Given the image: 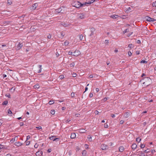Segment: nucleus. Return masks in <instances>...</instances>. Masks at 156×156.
Masks as SVG:
<instances>
[{
  "label": "nucleus",
  "mask_w": 156,
  "mask_h": 156,
  "mask_svg": "<svg viewBox=\"0 0 156 156\" xmlns=\"http://www.w3.org/2000/svg\"><path fill=\"white\" fill-rule=\"evenodd\" d=\"M72 5L73 6L76 7L77 8H79L80 7L83 6L84 5L83 4L81 3L80 2L77 1L73 2Z\"/></svg>",
  "instance_id": "nucleus-1"
},
{
  "label": "nucleus",
  "mask_w": 156,
  "mask_h": 156,
  "mask_svg": "<svg viewBox=\"0 0 156 156\" xmlns=\"http://www.w3.org/2000/svg\"><path fill=\"white\" fill-rule=\"evenodd\" d=\"M77 17L78 19H83L85 17V14L84 13L78 14Z\"/></svg>",
  "instance_id": "nucleus-2"
},
{
  "label": "nucleus",
  "mask_w": 156,
  "mask_h": 156,
  "mask_svg": "<svg viewBox=\"0 0 156 156\" xmlns=\"http://www.w3.org/2000/svg\"><path fill=\"white\" fill-rule=\"evenodd\" d=\"M94 1V0H87L86 2L84 3H83V4H84V5H86L87 4H90L91 3H93Z\"/></svg>",
  "instance_id": "nucleus-3"
},
{
  "label": "nucleus",
  "mask_w": 156,
  "mask_h": 156,
  "mask_svg": "<svg viewBox=\"0 0 156 156\" xmlns=\"http://www.w3.org/2000/svg\"><path fill=\"white\" fill-rule=\"evenodd\" d=\"M80 54V52L77 50H76L74 52L73 55L75 56H77L79 55Z\"/></svg>",
  "instance_id": "nucleus-4"
},
{
  "label": "nucleus",
  "mask_w": 156,
  "mask_h": 156,
  "mask_svg": "<svg viewBox=\"0 0 156 156\" xmlns=\"http://www.w3.org/2000/svg\"><path fill=\"white\" fill-rule=\"evenodd\" d=\"M108 147V146L105 144H102L100 147V148L102 150H106Z\"/></svg>",
  "instance_id": "nucleus-5"
},
{
  "label": "nucleus",
  "mask_w": 156,
  "mask_h": 156,
  "mask_svg": "<svg viewBox=\"0 0 156 156\" xmlns=\"http://www.w3.org/2000/svg\"><path fill=\"white\" fill-rule=\"evenodd\" d=\"M55 136H51V137H49L50 139L51 140H52L53 141H55L57 140H58L59 139V138H55Z\"/></svg>",
  "instance_id": "nucleus-6"
},
{
  "label": "nucleus",
  "mask_w": 156,
  "mask_h": 156,
  "mask_svg": "<svg viewBox=\"0 0 156 156\" xmlns=\"http://www.w3.org/2000/svg\"><path fill=\"white\" fill-rule=\"evenodd\" d=\"M137 147V145L135 143H133L132 144L131 146L132 149L134 150Z\"/></svg>",
  "instance_id": "nucleus-7"
},
{
  "label": "nucleus",
  "mask_w": 156,
  "mask_h": 156,
  "mask_svg": "<svg viewBox=\"0 0 156 156\" xmlns=\"http://www.w3.org/2000/svg\"><path fill=\"white\" fill-rule=\"evenodd\" d=\"M42 154V152L41 151H39L36 153L37 156H41Z\"/></svg>",
  "instance_id": "nucleus-8"
},
{
  "label": "nucleus",
  "mask_w": 156,
  "mask_h": 156,
  "mask_svg": "<svg viewBox=\"0 0 156 156\" xmlns=\"http://www.w3.org/2000/svg\"><path fill=\"white\" fill-rule=\"evenodd\" d=\"M23 46V44L19 43L17 46V48L18 50H19Z\"/></svg>",
  "instance_id": "nucleus-9"
},
{
  "label": "nucleus",
  "mask_w": 156,
  "mask_h": 156,
  "mask_svg": "<svg viewBox=\"0 0 156 156\" xmlns=\"http://www.w3.org/2000/svg\"><path fill=\"white\" fill-rule=\"evenodd\" d=\"M14 144L17 147H19L22 145V144L20 142H17L15 143Z\"/></svg>",
  "instance_id": "nucleus-10"
},
{
  "label": "nucleus",
  "mask_w": 156,
  "mask_h": 156,
  "mask_svg": "<svg viewBox=\"0 0 156 156\" xmlns=\"http://www.w3.org/2000/svg\"><path fill=\"white\" fill-rule=\"evenodd\" d=\"M38 5V3H36L32 5L33 8L34 9H35Z\"/></svg>",
  "instance_id": "nucleus-11"
},
{
  "label": "nucleus",
  "mask_w": 156,
  "mask_h": 156,
  "mask_svg": "<svg viewBox=\"0 0 156 156\" xmlns=\"http://www.w3.org/2000/svg\"><path fill=\"white\" fill-rule=\"evenodd\" d=\"M130 114L128 112H126L124 115V117L125 118H128L129 115Z\"/></svg>",
  "instance_id": "nucleus-12"
},
{
  "label": "nucleus",
  "mask_w": 156,
  "mask_h": 156,
  "mask_svg": "<svg viewBox=\"0 0 156 156\" xmlns=\"http://www.w3.org/2000/svg\"><path fill=\"white\" fill-rule=\"evenodd\" d=\"M76 137V135L74 133H71L70 137L71 139H74Z\"/></svg>",
  "instance_id": "nucleus-13"
},
{
  "label": "nucleus",
  "mask_w": 156,
  "mask_h": 156,
  "mask_svg": "<svg viewBox=\"0 0 156 156\" xmlns=\"http://www.w3.org/2000/svg\"><path fill=\"white\" fill-rule=\"evenodd\" d=\"M79 132L81 133H85L86 131V130L84 129H79Z\"/></svg>",
  "instance_id": "nucleus-14"
},
{
  "label": "nucleus",
  "mask_w": 156,
  "mask_h": 156,
  "mask_svg": "<svg viewBox=\"0 0 156 156\" xmlns=\"http://www.w3.org/2000/svg\"><path fill=\"white\" fill-rule=\"evenodd\" d=\"M124 147L122 146H121L119 148V151L120 152H122L124 151Z\"/></svg>",
  "instance_id": "nucleus-15"
},
{
  "label": "nucleus",
  "mask_w": 156,
  "mask_h": 156,
  "mask_svg": "<svg viewBox=\"0 0 156 156\" xmlns=\"http://www.w3.org/2000/svg\"><path fill=\"white\" fill-rule=\"evenodd\" d=\"M62 11V10L61 9V8H59L55 10V12L57 13H59L60 12L63 13V12Z\"/></svg>",
  "instance_id": "nucleus-16"
},
{
  "label": "nucleus",
  "mask_w": 156,
  "mask_h": 156,
  "mask_svg": "<svg viewBox=\"0 0 156 156\" xmlns=\"http://www.w3.org/2000/svg\"><path fill=\"white\" fill-rule=\"evenodd\" d=\"M146 20L148 21L149 22H151V20H152V18L151 17H148V16H147L145 17Z\"/></svg>",
  "instance_id": "nucleus-17"
},
{
  "label": "nucleus",
  "mask_w": 156,
  "mask_h": 156,
  "mask_svg": "<svg viewBox=\"0 0 156 156\" xmlns=\"http://www.w3.org/2000/svg\"><path fill=\"white\" fill-rule=\"evenodd\" d=\"M82 156H86V151L85 150L82 151Z\"/></svg>",
  "instance_id": "nucleus-18"
},
{
  "label": "nucleus",
  "mask_w": 156,
  "mask_h": 156,
  "mask_svg": "<svg viewBox=\"0 0 156 156\" xmlns=\"http://www.w3.org/2000/svg\"><path fill=\"white\" fill-rule=\"evenodd\" d=\"M118 16L117 15H112L110 16V17L113 19L116 18L118 17Z\"/></svg>",
  "instance_id": "nucleus-19"
},
{
  "label": "nucleus",
  "mask_w": 156,
  "mask_h": 156,
  "mask_svg": "<svg viewBox=\"0 0 156 156\" xmlns=\"http://www.w3.org/2000/svg\"><path fill=\"white\" fill-rule=\"evenodd\" d=\"M39 87H40V86L38 84H36L34 85V87L35 89H36V88L38 89Z\"/></svg>",
  "instance_id": "nucleus-20"
},
{
  "label": "nucleus",
  "mask_w": 156,
  "mask_h": 156,
  "mask_svg": "<svg viewBox=\"0 0 156 156\" xmlns=\"http://www.w3.org/2000/svg\"><path fill=\"white\" fill-rule=\"evenodd\" d=\"M54 103V100L52 101H50L48 103L50 105H51L53 104Z\"/></svg>",
  "instance_id": "nucleus-21"
},
{
  "label": "nucleus",
  "mask_w": 156,
  "mask_h": 156,
  "mask_svg": "<svg viewBox=\"0 0 156 156\" xmlns=\"http://www.w3.org/2000/svg\"><path fill=\"white\" fill-rule=\"evenodd\" d=\"M80 40H83V36L81 34L80 35Z\"/></svg>",
  "instance_id": "nucleus-22"
},
{
  "label": "nucleus",
  "mask_w": 156,
  "mask_h": 156,
  "mask_svg": "<svg viewBox=\"0 0 156 156\" xmlns=\"http://www.w3.org/2000/svg\"><path fill=\"white\" fill-rule=\"evenodd\" d=\"M69 44V42L67 41H66L64 42V44L66 46L68 45Z\"/></svg>",
  "instance_id": "nucleus-23"
},
{
  "label": "nucleus",
  "mask_w": 156,
  "mask_h": 156,
  "mask_svg": "<svg viewBox=\"0 0 156 156\" xmlns=\"http://www.w3.org/2000/svg\"><path fill=\"white\" fill-rule=\"evenodd\" d=\"M95 29L94 28H91V33H93L95 32Z\"/></svg>",
  "instance_id": "nucleus-24"
},
{
  "label": "nucleus",
  "mask_w": 156,
  "mask_h": 156,
  "mask_svg": "<svg viewBox=\"0 0 156 156\" xmlns=\"http://www.w3.org/2000/svg\"><path fill=\"white\" fill-rule=\"evenodd\" d=\"M8 103V101H4L3 103L2 104L4 105H7Z\"/></svg>",
  "instance_id": "nucleus-25"
},
{
  "label": "nucleus",
  "mask_w": 156,
  "mask_h": 156,
  "mask_svg": "<svg viewBox=\"0 0 156 156\" xmlns=\"http://www.w3.org/2000/svg\"><path fill=\"white\" fill-rule=\"evenodd\" d=\"M88 139V140H90V141H92V137L90 135H89L87 137Z\"/></svg>",
  "instance_id": "nucleus-26"
},
{
  "label": "nucleus",
  "mask_w": 156,
  "mask_h": 156,
  "mask_svg": "<svg viewBox=\"0 0 156 156\" xmlns=\"http://www.w3.org/2000/svg\"><path fill=\"white\" fill-rule=\"evenodd\" d=\"M141 63H147V62L145 60H142L140 62Z\"/></svg>",
  "instance_id": "nucleus-27"
},
{
  "label": "nucleus",
  "mask_w": 156,
  "mask_h": 156,
  "mask_svg": "<svg viewBox=\"0 0 156 156\" xmlns=\"http://www.w3.org/2000/svg\"><path fill=\"white\" fill-rule=\"evenodd\" d=\"M141 139H140L139 137L136 138V141L139 143L141 141Z\"/></svg>",
  "instance_id": "nucleus-28"
},
{
  "label": "nucleus",
  "mask_w": 156,
  "mask_h": 156,
  "mask_svg": "<svg viewBox=\"0 0 156 156\" xmlns=\"http://www.w3.org/2000/svg\"><path fill=\"white\" fill-rule=\"evenodd\" d=\"M129 29H127L123 31V34H125V33L129 32Z\"/></svg>",
  "instance_id": "nucleus-29"
},
{
  "label": "nucleus",
  "mask_w": 156,
  "mask_h": 156,
  "mask_svg": "<svg viewBox=\"0 0 156 156\" xmlns=\"http://www.w3.org/2000/svg\"><path fill=\"white\" fill-rule=\"evenodd\" d=\"M128 47L130 48H133V45L132 44H129L128 45Z\"/></svg>",
  "instance_id": "nucleus-30"
},
{
  "label": "nucleus",
  "mask_w": 156,
  "mask_h": 156,
  "mask_svg": "<svg viewBox=\"0 0 156 156\" xmlns=\"http://www.w3.org/2000/svg\"><path fill=\"white\" fill-rule=\"evenodd\" d=\"M55 111L54 110H52L51 111V113L52 115H54L55 114Z\"/></svg>",
  "instance_id": "nucleus-31"
},
{
  "label": "nucleus",
  "mask_w": 156,
  "mask_h": 156,
  "mask_svg": "<svg viewBox=\"0 0 156 156\" xmlns=\"http://www.w3.org/2000/svg\"><path fill=\"white\" fill-rule=\"evenodd\" d=\"M59 77L61 79H63L64 78V76L63 75H61L59 76Z\"/></svg>",
  "instance_id": "nucleus-32"
},
{
  "label": "nucleus",
  "mask_w": 156,
  "mask_h": 156,
  "mask_svg": "<svg viewBox=\"0 0 156 156\" xmlns=\"http://www.w3.org/2000/svg\"><path fill=\"white\" fill-rule=\"evenodd\" d=\"M74 62H72L70 64V66L71 67H73L74 66Z\"/></svg>",
  "instance_id": "nucleus-33"
},
{
  "label": "nucleus",
  "mask_w": 156,
  "mask_h": 156,
  "mask_svg": "<svg viewBox=\"0 0 156 156\" xmlns=\"http://www.w3.org/2000/svg\"><path fill=\"white\" fill-rule=\"evenodd\" d=\"M104 127L105 128H107L108 127V126L107 124L105 123L104 125Z\"/></svg>",
  "instance_id": "nucleus-34"
},
{
  "label": "nucleus",
  "mask_w": 156,
  "mask_h": 156,
  "mask_svg": "<svg viewBox=\"0 0 156 156\" xmlns=\"http://www.w3.org/2000/svg\"><path fill=\"white\" fill-rule=\"evenodd\" d=\"M128 54L129 56H130L132 55V53L130 51H128Z\"/></svg>",
  "instance_id": "nucleus-35"
},
{
  "label": "nucleus",
  "mask_w": 156,
  "mask_h": 156,
  "mask_svg": "<svg viewBox=\"0 0 156 156\" xmlns=\"http://www.w3.org/2000/svg\"><path fill=\"white\" fill-rule=\"evenodd\" d=\"M145 147V145L143 144H141V145H140V147L142 148H144V147Z\"/></svg>",
  "instance_id": "nucleus-36"
},
{
  "label": "nucleus",
  "mask_w": 156,
  "mask_h": 156,
  "mask_svg": "<svg viewBox=\"0 0 156 156\" xmlns=\"http://www.w3.org/2000/svg\"><path fill=\"white\" fill-rule=\"evenodd\" d=\"M8 113L9 114H12V112L10 109H9L8 110Z\"/></svg>",
  "instance_id": "nucleus-37"
},
{
  "label": "nucleus",
  "mask_w": 156,
  "mask_h": 156,
  "mask_svg": "<svg viewBox=\"0 0 156 156\" xmlns=\"http://www.w3.org/2000/svg\"><path fill=\"white\" fill-rule=\"evenodd\" d=\"M15 141V140H14V139H13V138H12V139L10 141V142L12 143H13L14 141Z\"/></svg>",
  "instance_id": "nucleus-38"
},
{
  "label": "nucleus",
  "mask_w": 156,
  "mask_h": 156,
  "mask_svg": "<svg viewBox=\"0 0 156 156\" xmlns=\"http://www.w3.org/2000/svg\"><path fill=\"white\" fill-rule=\"evenodd\" d=\"M75 94L74 93L72 92L71 94V96L72 97H73L74 96Z\"/></svg>",
  "instance_id": "nucleus-39"
},
{
  "label": "nucleus",
  "mask_w": 156,
  "mask_h": 156,
  "mask_svg": "<svg viewBox=\"0 0 156 156\" xmlns=\"http://www.w3.org/2000/svg\"><path fill=\"white\" fill-rule=\"evenodd\" d=\"M65 34L63 33V32H61V35L62 36V37H63L65 35Z\"/></svg>",
  "instance_id": "nucleus-40"
},
{
  "label": "nucleus",
  "mask_w": 156,
  "mask_h": 156,
  "mask_svg": "<svg viewBox=\"0 0 156 156\" xmlns=\"http://www.w3.org/2000/svg\"><path fill=\"white\" fill-rule=\"evenodd\" d=\"M153 6H154L155 7H156V1L153 2Z\"/></svg>",
  "instance_id": "nucleus-41"
},
{
  "label": "nucleus",
  "mask_w": 156,
  "mask_h": 156,
  "mask_svg": "<svg viewBox=\"0 0 156 156\" xmlns=\"http://www.w3.org/2000/svg\"><path fill=\"white\" fill-rule=\"evenodd\" d=\"M77 74L76 73H73V77H75L76 76Z\"/></svg>",
  "instance_id": "nucleus-42"
},
{
  "label": "nucleus",
  "mask_w": 156,
  "mask_h": 156,
  "mask_svg": "<svg viewBox=\"0 0 156 156\" xmlns=\"http://www.w3.org/2000/svg\"><path fill=\"white\" fill-rule=\"evenodd\" d=\"M149 152V149H147L146 150H145L144 151V152L146 153H147Z\"/></svg>",
  "instance_id": "nucleus-43"
},
{
  "label": "nucleus",
  "mask_w": 156,
  "mask_h": 156,
  "mask_svg": "<svg viewBox=\"0 0 156 156\" xmlns=\"http://www.w3.org/2000/svg\"><path fill=\"white\" fill-rule=\"evenodd\" d=\"M8 3L9 5H11L12 4V2L10 0H8Z\"/></svg>",
  "instance_id": "nucleus-44"
},
{
  "label": "nucleus",
  "mask_w": 156,
  "mask_h": 156,
  "mask_svg": "<svg viewBox=\"0 0 156 156\" xmlns=\"http://www.w3.org/2000/svg\"><path fill=\"white\" fill-rule=\"evenodd\" d=\"M36 128L38 129H41L42 128V127L41 126H39L38 127H36Z\"/></svg>",
  "instance_id": "nucleus-45"
},
{
  "label": "nucleus",
  "mask_w": 156,
  "mask_h": 156,
  "mask_svg": "<svg viewBox=\"0 0 156 156\" xmlns=\"http://www.w3.org/2000/svg\"><path fill=\"white\" fill-rule=\"evenodd\" d=\"M72 54H73V52L71 51H69L68 52V54L69 55H73Z\"/></svg>",
  "instance_id": "nucleus-46"
},
{
  "label": "nucleus",
  "mask_w": 156,
  "mask_h": 156,
  "mask_svg": "<svg viewBox=\"0 0 156 156\" xmlns=\"http://www.w3.org/2000/svg\"><path fill=\"white\" fill-rule=\"evenodd\" d=\"M93 96V94L92 93H90L89 94V97L90 98H91Z\"/></svg>",
  "instance_id": "nucleus-47"
},
{
  "label": "nucleus",
  "mask_w": 156,
  "mask_h": 156,
  "mask_svg": "<svg viewBox=\"0 0 156 156\" xmlns=\"http://www.w3.org/2000/svg\"><path fill=\"white\" fill-rule=\"evenodd\" d=\"M51 37V35L49 34L47 36V38L48 39H50Z\"/></svg>",
  "instance_id": "nucleus-48"
},
{
  "label": "nucleus",
  "mask_w": 156,
  "mask_h": 156,
  "mask_svg": "<svg viewBox=\"0 0 156 156\" xmlns=\"http://www.w3.org/2000/svg\"><path fill=\"white\" fill-rule=\"evenodd\" d=\"M88 145L87 144H85V147L86 148H88Z\"/></svg>",
  "instance_id": "nucleus-49"
},
{
  "label": "nucleus",
  "mask_w": 156,
  "mask_h": 156,
  "mask_svg": "<svg viewBox=\"0 0 156 156\" xmlns=\"http://www.w3.org/2000/svg\"><path fill=\"white\" fill-rule=\"evenodd\" d=\"M141 154L140 155L141 156H145V155L144 153L141 152Z\"/></svg>",
  "instance_id": "nucleus-50"
},
{
  "label": "nucleus",
  "mask_w": 156,
  "mask_h": 156,
  "mask_svg": "<svg viewBox=\"0 0 156 156\" xmlns=\"http://www.w3.org/2000/svg\"><path fill=\"white\" fill-rule=\"evenodd\" d=\"M14 139V140L15 141H17V136L15 137L14 138H13Z\"/></svg>",
  "instance_id": "nucleus-51"
},
{
  "label": "nucleus",
  "mask_w": 156,
  "mask_h": 156,
  "mask_svg": "<svg viewBox=\"0 0 156 156\" xmlns=\"http://www.w3.org/2000/svg\"><path fill=\"white\" fill-rule=\"evenodd\" d=\"M70 121H71V120H69V119H67L66 120L64 121L66 122H69Z\"/></svg>",
  "instance_id": "nucleus-52"
},
{
  "label": "nucleus",
  "mask_w": 156,
  "mask_h": 156,
  "mask_svg": "<svg viewBox=\"0 0 156 156\" xmlns=\"http://www.w3.org/2000/svg\"><path fill=\"white\" fill-rule=\"evenodd\" d=\"M95 114L96 115H97L98 113V111L96 110L94 112Z\"/></svg>",
  "instance_id": "nucleus-53"
},
{
  "label": "nucleus",
  "mask_w": 156,
  "mask_h": 156,
  "mask_svg": "<svg viewBox=\"0 0 156 156\" xmlns=\"http://www.w3.org/2000/svg\"><path fill=\"white\" fill-rule=\"evenodd\" d=\"M38 145L37 144H35L34 146V147L35 148H37L38 147Z\"/></svg>",
  "instance_id": "nucleus-54"
},
{
  "label": "nucleus",
  "mask_w": 156,
  "mask_h": 156,
  "mask_svg": "<svg viewBox=\"0 0 156 156\" xmlns=\"http://www.w3.org/2000/svg\"><path fill=\"white\" fill-rule=\"evenodd\" d=\"M23 125V122H21L20 123V126H22Z\"/></svg>",
  "instance_id": "nucleus-55"
},
{
  "label": "nucleus",
  "mask_w": 156,
  "mask_h": 156,
  "mask_svg": "<svg viewBox=\"0 0 156 156\" xmlns=\"http://www.w3.org/2000/svg\"><path fill=\"white\" fill-rule=\"evenodd\" d=\"M30 144V141H27L26 143V145H28Z\"/></svg>",
  "instance_id": "nucleus-56"
},
{
  "label": "nucleus",
  "mask_w": 156,
  "mask_h": 156,
  "mask_svg": "<svg viewBox=\"0 0 156 156\" xmlns=\"http://www.w3.org/2000/svg\"><path fill=\"white\" fill-rule=\"evenodd\" d=\"M151 152L153 154L154 152H155V151L154 150H152L151 151Z\"/></svg>",
  "instance_id": "nucleus-57"
},
{
  "label": "nucleus",
  "mask_w": 156,
  "mask_h": 156,
  "mask_svg": "<svg viewBox=\"0 0 156 156\" xmlns=\"http://www.w3.org/2000/svg\"><path fill=\"white\" fill-rule=\"evenodd\" d=\"M30 138V136H28L27 137V140H29Z\"/></svg>",
  "instance_id": "nucleus-58"
},
{
  "label": "nucleus",
  "mask_w": 156,
  "mask_h": 156,
  "mask_svg": "<svg viewBox=\"0 0 156 156\" xmlns=\"http://www.w3.org/2000/svg\"><path fill=\"white\" fill-rule=\"evenodd\" d=\"M124 122V121H123V120H121V121H120V123L121 124H122Z\"/></svg>",
  "instance_id": "nucleus-59"
},
{
  "label": "nucleus",
  "mask_w": 156,
  "mask_h": 156,
  "mask_svg": "<svg viewBox=\"0 0 156 156\" xmlns=\"http://www.w3.org/2000/svg\"><path fill=\"white\" fill-rule=\"evenodd\" d=\"M111 116L112 118H114L115 117V115L113 114H111Z\"/></svg>",
  "instance_id": "nucleus-60"
},
{
  "label": "nucleus",
  "mask_w": 156,
  "mask_h": 156,
  "mask_svg": "<svg viewBox=\"0 0 156 156\" xmlns=\"http://www.w3.org/2000/svg\"><path fill=\"white\" fill-rule=\"evenodd\" d=\"M107 100V98H104L103 99V100L104 101H106Z\"/></svg>",
  "instance_id": "nucleus-61"
},
{
  "label": "nucleus",
  "mask_w": 156,
  "mask_h": 156,
  "mask_svg": "<svg viewBox=\"0 0 156 156\" xmlns=\"http://www.w3.org/2000/svg\"><path fill=\"white\" fill-rule=\"evenodd\" d=\"M5 96L8 97L9 98H10V94H9V95H5Z\"/></svg>",
  "instance_id": "nucleus-62"
},
{
  "label": "nucleus",
  "mask_w": 156,
  "mask_h": 156,
  "mask_svg": "<svg viewBox=\"0 0 156 156\" xmlns=\"http://www.w3.org/2000/svg\"><path fill=\"white\" fill-rule=\"evenodd\" d=\"M56 55L57 57H58L59 56V54L58 52H56Z\"/></svg>",
  "instance_id": "nucleus-63"
},
{
  "label": "nucleus",
  "mask_w": 156,
  "mask_h": 156,
  "mask_svg": "<svg viewBox=\"0 0 156 156\" xmlns=\"http://www.w3.org/2000/svg\"><path fill=\"white\" fill-rule=\"evenodd\" d=\"M137 43L138 44H140V43H141L140 41V40H138L137 41Z\"/></svg>",
  "instance_id": "nucleus-64"
}]
</instances>
